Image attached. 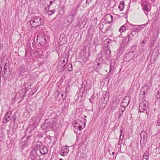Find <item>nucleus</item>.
I'll use <instances>...</instances> for the list:
<instances>
[{
    "label": "nucleus",
    "instance_id": "nucleus-1",
    "mask_svg": "<svg viewBox=\"0 0 160 160\" xmlns=\"http://www.w3.org/2000/svg\"><path fill=\"white\" fill-rule=\"evenodd\" d=\"M30 22L32 27L35 28H37L44 23L43 20L38 16L34 17L30 19Z\"/></svg>",
    "mask_w": 160,
    "mask_h": 160
},
{
    "label": "nucleus",
    "instance_id": "nucleus-2",
    "mask_svg": "<svg viewBox=\"0 0 160 160\" xmlns=\"http://www.w3.org/2000/svg\"><path fill=\"white\" fill-rule=\"evenodd\" d=\"M85 126V123L80 120H76L74 125V128L77 130H81Z\"/></svg>",
    "mask_w": 160,
    "mask_h": 160
},
{
    "label": "nucleus",
    "instance_id": "nucleus-3",
    "mask_svg": "<svg viewBox=\"0 0 160 160\" xmlns=\"http://www.w3.org/2000/svg\"><path fill=\"white\" fill-rule=\"evenodd\" d=\"M145 26V24H143L139 26L133 25L129 23L127 24V30H141L143 29V27Z\"/></svg>",
    "mask_w": 160,
    "mask_h": 160
},
{
    "label": "nucleus",
    "instance_id": "nucleus-4",
    "mask_svg": "<svg viewBox=\"0 0 160 160\" xmlns=\"http://www.w3.org/2000/svg\"><path fill=\"white\" fill-rule=\"evenodd\" d=\"M76 15V12L74 10H72L66 18V21L69 24L72 22Z\"/></svg>",
    "mask_w": 160,
    "mask_h": 160
},
{
    "label": "nucleus",
    "instance_id": "nucleus-5",
    "mask_svg": "<svg viewBox=\"0 0 160 160\" xmlns=\"http://www.w3.org/2000/svg\"><path fill=\"white\" fill-rule=\"evenodd\" d=\"M37 40L41 45H44L46 43V40L45 36L41 35L37 36Z\"/></svg>",
    "mask_w": 160,
    "mask_h": 160
},
{
    "label": "nucleus",
    "instance_id": "nucleus-6",
    "mask_svg": "<svg viewBox=\"0 0 160 160\" xmlns=\"http://www.w3.org/2000/svg\"><path fill=\"white\" fill-rule=\"evenodd\" d=\"M113 17L110 14L105 15L103 18V20L106 23H109L112 21Z\"/></svg>",
    "mask_w": 160,
    "mask_h": 160
},
{
    "label": "nucleus",
    "instance_id": "nucleus-7",
    "mask_svg": "<svg viewBox=\"0 0 160 160\" xmlns=\"http://www.w3.org/2000/svg\"><path fill=\"white\" fill-rule=\"evenodd\" d=\"M69 151V149L67 146H63L61 149L60 155L63 156L67 155Z\"/></svg>",
    "mask_w": 160,
    "mask_h": 160
},
{
    "label": "nucleus",
    "instance_id": "nucleus-8",
    "mask_svg": "<svg viewBox=\"0 0 160 160\" xmlns=\"http://www.w3.org/2000/svg\"><path fill=\"white\" fill-rule=\"evenodd\" d=\"M128 98V97H126L123 100L122 105L123 107V111H124L125 108L128 106L129 103V102L128 100H126L127 99V98Z\"/></svg>",
    "mask_w": 160,
    "mask_h": 160
},
{
    "label": "nucleus",
    "instance_id": "nucleus-9",
    "mask_svg": "<svg viewBox=\"0 0 160 160\" xmlns=\"http://www.w3.org/2000/svg\"><path fill=\"white\" fill-rule=\"evenodd\" d=\"M142 9L144 11L145 14L147 16L148 12L150 11L149 7L146 5H142Z\"/></svg>",
    "mask_w": 160,
    "mask_h": 160
},
{
    "label": "nucleus",
    "instance_id": "nucleus-10",
    "mask_svg": "<svg viewBox=\"0 0 160 160\" xmlns=\"http://www.w3.org/2000/svg\"><path fill=\"white\" fill-rule=\"evenodd\" d=\"M40 151L42 154H45L48 152L47 148L46 147H41L40 148Z\"/></svg>",
    "mask_w": 160,
    "mask_h": 160
},
{
    "label": "nucleus",
    "instance_id": "nucleus-11",
    "mask_svg": "<svg viewBox=\"0 0 160 160\" xmlns=\"http://www.w3.org/2000/svg\"><path fill=\"white\" fill-rule=\"evenodd\" d=\"M124 2L123 1H122L120 2L118 8L121 11H122L124 9Z\"/></svg>",
    "mask_w": 160,
    "mask_h": 160
},
{
    "label": "nucleus",
    "instance_id": "nucleus-12",
    "mask_svg": "<svg viewBox=\"0 0 160 160\" xmlns=\"http://www.w3.org/2000/svg\"><path fill=\"white\" fill-rule=\"evenodd\" d=\"M10 120V116L7 115H6L3 120V122L4 123H6Z\"/></svg>",
    "mask_w": 160,
    "mask_h": 160
},
{
    "label": "nucleus",
    "instance_id": "nucleus-13",
    "mask_svg": "<svg viewBox=\"0 0 160 160\" xmlns=\"http://www.w3.org/2000/svg\"><path fill=\"white\" fill-rule=\"evenodd\" d=\"M55 1L56 0H51L50 1L49 4H47V7L45 8L46 10L47 9L48 10L50 6L52 5V3H54Z\"/></svg>",
    "mask_w": 160,
    "mask_h": 160
},
{
    "label": "nucleus",
    "instance_id": "nucleus-14",
    "mask_svg": "<svg viewBox=\"0 0 160 160\" xmlns=\"http://www.w3.org/2000/svg\"><path fill=\"white\" fill-rule=\"evenodd\" d=\"M66 43V41L64 38H62L60 41L59 42L60 44L62 46Z\"/></svg>",
    "mask_w": 160,
    "mask_h": 160
},
{
    "label": "nucleus",
    "instance_id": "nucleus-15",
    "mask_svg": "<svg viewBox=\"0 0 160 160\" xmlns=\"http://www.w3.org/2000/svg\"><path fill=\"white\" fill-rule=\"evenodd\" d=\"M55 11V10L54 9L51 10H48L47 12V13L49 15H52L54 13Z\"/></svg>",
    "mask_w": 160,
    "mask_h": 160
},
{
    "label": "nucleus",
    "instance_id": "nucleus-16",
    "mask_svg": "<svg viewBox=\"0 0 160 160\" xmlns=\"http://www.w3.org/2000/svg\"><path fill=\"white\" fill-rule=\"evenodd\" d=\"M127 24H125L124 25L121 27L119 30H127Z\"/></svg>",
    "mask_w": 160,
    "mask_h": 160
},
{
    "label": "nucleus",
    "instance_id": "nucleus-17",
    "mask_svg": "<svg viewBox=\"0 0 160 160\" xmlns=\"http://www.w3.org/2000/svg\"><path fill=\"white\" fill-rule=\"evenodd\" d=\"M143 136V138L145 139L147 138V134L145 132H142L141 133V136L142 137V136Z\"/></svg>",
    "mask_w": 160,
    "mask_h": 160
},
{
    "label": "nucleus",
    "instance_id": "nucleus-18",
    "mask_svg": "<svg viewBox=\"0 0 160 160\" xmlns=\"http://www.w3.org/2000/svg\"><path fill=\"white\" fill-rule=\"evenodd\" d=\"M146 102H144L142 104H141L140 105L141 106H143V109H145L146 108Z\"/></svg>",
    "mask_w": 160,
    "mask_h": 160
},
{
    "label": "nucleus",
    "instance_id": "nucleus-19",
    "mask_svg": "<svg viewBox=\"0 0 160 160\" xmlns=\"http://www.w3.org/2000/svg\"><path fill=\"white\" fill-rule=\"evenodd\" d=\"M92 2V0H86V3L87 4L89 5Z\"/></svg>",
    "mask_w": 160,
    "mask_h": 160
},
{
    "label": "nucleus",
    "instance_id": "nucleus-20",
    "mask_svg": "<svg viewBox=\"0 0 160 160\" xmlns=\"http://www.w3.org/2000/svg\"><path fill=\"white\" fill-rule=\"evenodd\" d=\"M145 154L144 155V156L142 158V160H148V158L146 157H147L146 155H145L146 156H145Z\"/></svg>",
    "mask_w": 160,
    "mask_h": 160
},
{
    "label": "nucleus",
    "instance_id": "nucleus-21",
    "mask_svg": "<svg viewBox=\"0 0 160 160\" xmlns=\"http://www.w3.org/2000/svg\"><path fill=\"white\" fill-rule=\"evenodd\" d=\"M94 5L92 6H91L89 8L90 10L93 9L94 8Z\"/></svg>",
    "mask_w": 160,
    "mask_h": 160
},
{
    "label": "nucleus",
    "instance_id": "nucleus-22",
    "mask_svg": "<svg viewBox=\"0 0 160 160\" xmlns=\"http://www.w3.org/2000/svg\"><path fill=\"white\" fill-rule=\"evenodd\" d=\"M148 89L146 91H143V94L144 95H145V94H146V93H147V92H148Z\"/></svg>",
    "mask_w": 160,
    "mask_h": 160
},
{
    "label": "nucleus",
    "instance_id": "nucleus-23",
    "mask_svg": "<svg viewBox=\"0 0 160 160\" xmlns=\"http://www.w3.org/2000/svg\"><path fill=\"white\" fill-rule=\"evenodd\" d=\"M120 132H121V135H120V138L121 136L122 135V131H121ZM123 136H124V134H122V136L123 137Z\"/></svg>",
    "mask_w": 160,
    "mask_h": 160
},
{
    "label": "nucleus",
    "instance_id": "nucleus-24",
    "mask_svg": "<svg viewBox=\"0 0 160 160\" xmlns=\"http://www.w3.org/2000/svg\"><path fill=\"white\" fill-rule=\"evenodd\" d=\"M158 122L159 123H160V118H159L158 120Z\"/></svg>",
    "mask_w": 160,
    "mask_h": 160
},
{
    "label": "nucleus",
    "instance_id": "nucleus-25",
    "mask_svg": "<svg viewBox=\"0 0 160 160\" xmlns=\"http://www.w3.org/2000/svg\"><path fill=\"white\" fill-rule=\"evenodd\" d=\"M101 26H101V25H100V29H103V28H101Z\"/></svg>",
    "mask_w": 160,
    "mask_h": 160
},
{
    "label": "nucleus",
    "instance_id": "nucleus-26",
    "mask_svg": "<svg viewBox=\"0 0 160 160\" xmlns=\"http://www.w3.org/2000/svg\"><path fill=\"white\" fill-rule=\"evenodd\" d=\"M122 112L123 111V109L122 108Z\"/></svg>",
    "mask_w": 160,
    "mask_h": 160
},
{
    "label": "nucleus",
    "instance_id": "nucleus-27",
    "mask_svg": "<svg viewBox=\"0 0 160 160\" xmlns=\"http://www.w3.org/2000/svg\"><path fill=\"white\" fill-rule=\"evenodd\" d=\"M59 160H63L62 159H60Z\"/></svg>",
    "mask_w": 160,
    "mask_h": 160
},
{
    "label": "nucleus",
    "instance_id": "nucleus-28",
    "mask_svg": "<svg viewBox=\"0 0 160 160\" xmlns=\"http://www.w3.org/2000/svg\"><path fill=\"white\" fill-rule=\"evenodd\" d=\"M112 153V154L113 155V154H114V152H113Z\"/></svg>",
    "mask_w": 160,
    "mask_h": 160
}]
</instances>
